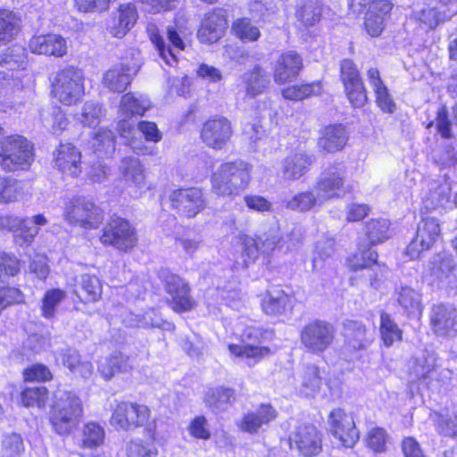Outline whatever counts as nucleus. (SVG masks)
I'll return each mask as SVG.
<instances>
[{
  "label": "nucleus",
  "mask_w": 457,
  "mask_h": 457,
  "mask_svg": "<svg viewBox=\"0 0 457 457\" xmlns=\"http://www.w3.org/2000/svg\"><path fill=\"white\" fill-rule=\"evenodd\" d=\"M82 416L83 405L79 395L63 389L54 393L49 420L57 434H71L79 424Z\"/></svg>",
  "instance_id": "obj_1"
},
{
  "label": "nucleus",
  "mask_w": 457,
  "mask_h": 457,
  "mask_svg": "<svg viewBox=\"0 0 457 457\" xmlns=\"http://www.w3.org/2000/svg\"><path fill=\"white\" fill-rule=\"evenodd\" d=\"M251 167L241 159L221 163L212 175V191L219 195H237L251 179Z\"/></svg>",
  "instance_id": "obj_2"
},
{
  "label": "nucleus",
  "mask_w": 457,
  "mask_h": 457,
  "mask_svg": "<svg viewBox=\"0 0 457 457\" xmlns=\"http://www.w3.org/2000/svg\"><path fill=\"white\" fill-rule=\"evenodd\" d=\"M33 156V145L25 137L14 134L0 137V168L3 170H27Z\"/></svg>",
  "instance_id": "obj_3"
},
{
  "label": "nucleus",
  "mask_w": 457,
  "mask_h": 457,
  "mask_svg": "<svg viewBox=\"0 0 457 457\" xmlns=\"http://www.w3.org/2000/svg\"><path fill=\"white\" fill-rule=\"evenodd\" d=\"M47 223L48 220L43 214L31 217H20L14 214L0 216V230L12 233L14 244L21 248L30 246L40 228Z\"/></svg>",
  "instance_id": "obj_4"
},
{
  "label": "nucleus",
  "mask_w": 457,
  "mask_h": 457,
  "mask_svg": "<svg viewBox=\"0 0 457 457\" xmlns=\"http://www.w3.org/2000/svg\"><path fill=\"white\" fill-rule=\"evenodd\" d=\"M82 71L73 66H68L58 71L52 82L53 94L66 105L75 104L84 93Z\"/></svg>",
  "instance_id": "obj_5"
},
{
  "label": "nucleus",
  "mask_w": 457,
  "mask_h": 457,
  "mask_svg": "<svg viewBox=\"0 0 457 457\" xmlns=\"http://www.w3.org/2000/svg\"><path fill=\"white\" fill-rule=\"evenodd\" d=\"M100 242L106 246H113L119 251L128 252L137 244L135 228L129 220L113 215L102 229Z\"/></svg>",
  "instance_id": "obj_6"
},
{
  "label": "nucleus",
  "mask_w": 457,
  "mask_h": 457,
  "mask_svg": "<svg viewBox=\"0 0 457 457\" xmlns=\"http://www.w3.org/2000/svg\"><path fill=\"white\" fill-rule=\"evenodd\" d=\"M335 335V327L330 322L314 320L301 329L300 342L306 352L320 354L333 344Z\"/></svg>",
  "instance_id": "obj_7"
},
{
  "label": "nucleus",
  "mask_w": 457,
  "mask_h": 457,
  "mask_svg": "<svg viewBox=\"0 0 457 457\" xmlns=\"http://www.w3.org/2000/svg\"><path fill=\"white\" fill-rule=\"evenodd\" d=\"M65 220L72 225L95 228L103 221V211L93 201L85 197L73 198L66 206Z\"/></svg>",
  "instance_id": "obj_8"
},
{
  "label": "nucleus",
  "mask_w": 457,
  "mask_h": 457,
  "mask_svg": "<svg viewBox=\"0 0 457 457\" xmlns=\"http://www.w3.org/2000/svg\"><path fill=\"white\" fill-rule=\"evenodd\" d=\"M290 447L295 448L305 457L319 454L322 447L321 434L309 422H298L289 435Z\"/></svg>",
  "instance_id": "obj_9"
},
{
  "label": "nucleus",
  "mask_w": 457,
  "mask_h": 457,
  "mask_svg": "<svg viewBox=\"0 0 457 457\" xmlns=\"http://www.w3.org/2000/svg\"><path fill=\"white\" fill-rule=\"evenodd\" d=\"M20 270V261L14 255L0 253V284L4 283L6 278L17 275ZM23 302L24 296L20 289L10 287H0V313L8 306Z\"/></svg>",
  "instance_id": "obj_10"
},
{
  "label": "nucleus",
  "mask_w": 457,
  "mask_h": 457,
  "mask_svg": "<svg viewBox=\"0 0 457 457\" xmlns=\"http://www.w3.org/2000/svg\"><path fill=\"white\" fill-rule=\"evenodd\" d=\"M340 79L345 92L353 107H362L368 101L367 91L355 63L350 59H344L340 63Z\"/></svg>",
  "instance_id": "obj_11"
},
{
  "label": "nucleus",
  "mask_w": 457,
  "mask_h": 457,
  "mask_svg": "<svg viewBox=\"0 0 457 457\" xmlns=\"http://www.w3.org/2000/svg\"><path fill=\"white\" fill-rule=\"evenodd\" d=\"M441 235L438 220L433 217L423 218L418 224L416 236L406 248V254L417 259L421 253L429 250Z\"/></svg>",
  "instance_id": "obj_12"
},
{
  "label": "nucleus",
  "mask_w": 457,
  "mask_h": 457,
  "mask_svg": "<svg viewBox=\"0 0 457 457\" xmlns=\"http://www.w3.org/2000/svg\"><path fill=\"white\" fill-rule=\"evenodd\" d=\"M169 201L173 210L187 217H195L205 205L203 191L197 187L179 188L169 195Z\"/></svg>",
  "instance_id": "obj_13"
},
{
  "label": "nucleus",
  "mask_w": 457,
  "mask_h": 457,
  "mask_svg": "<svg viewBox=\"0 0 457 457\" xmlns=\"http://www.w3.org/2000/svg\"><path fill=\"white\" fill-rule=\"evenodd\" d=\"M147 406L134 403L122 402L114 409L111 423L123 430L144 426L149 419Z\"/></svg>",
  "instance_id": "obj_14"
},
{
  "label": "nucleus",
  "mask_w": 457,
  "mask_h": 457,
  "mask_svg": "<svg viewBox=\"0 0 457 457\" xmlns=\"http://www.w3.org/2000/svg\"><path fill=\"white\" fill-rule=\"evenodd\" d=\"M331 434L345 447H353L360 438V432L355 427L353 417L343 409H334L328 416Z\"/></svg>",
  "instance_id": "obj_15"
},
{
  "label": "nucleus",
  "mask_w": 457,
  "mask_h": 457,
  "mask_svg": "<svg viewBox=\"0 0 457 457\" xmlns=\"http://www.w3.org/2000/svg\"><path fill=\"white\" fill-rule=\"evenodd\" d=\"M232 134L230 120L224 116H215L204 123L201 138L206 146L222 150L227 146Z\"/></svg>",
  "instance_id": "obj_16"
},
{
  "label": "nucleus",
  "mask_w": 457,
  "mask_h": 457,
  "mask_svg": "<svg viewBox=\"0 0 457 457\" xmlns=\"http://www.w3.org/2000/svg\"><path fill=\"white\" fill-rule=\"evenodd\" d=\"M262 337L263 331L261 328L247 327L240 336L242 345L231 344L228 350L235 356L253 358L258 361L271 353L269 347L257 345Z\"/></svg>",
  "instance_id": "obj_17"
},
{
  "label": "nucleus",
  "mask_w": 457,
  "mask_h": 457,
  "mask_svg": "<svg viewBox=\"0 0 457 457\" xmlns=\"http://www.w3.org/2000/svg\"><path fill=\"white\" fill-rule=\"evenodd\" d=\"M346 169L342 163L335 162L326 167L316 180L318 196L323 200L334 196L335 192L344 187Z\"/></svg>",
  "instance_id": "obj_18"
},
{
  "label": "nucleus",
  "mask_w": 457,
  "mask_h": 457,
  "mask_svg": "<svg viewBox=\"0 0 457 457\" xmlns=\"http://www.w3.org/2000/svg\"><path fill=\"white\" fill-rule=\"evenodd\" d=\"M80 152L71 143L60 144L53 153L55 168L73 178L81 173Z\"/></svg>",
  "instance_id": "obj_19"
},
{
  "label": "nucleus",
  "mask_w": 457,
  "mask_h": 457,
  "mask_svg": "<svg viewBox=\"0 0 457 457\" xmlns=\"http://www.w3.org/2000/svg\"><path fill=\"white\" fill-rule=\"evenodd\" d=\"M227 27L226 12L223 9H215L206 14L198 30V38L202 43H214L222 37Z\"/></svg>",
  "instance_id": "obj_20"
},
{
  "label": "nucleus",
  "mask_w": 457,
  "mask_h": 457,
  "mask_svg": "<svg viewBox=\"0 0 457 457\" xmlns=\"http://www.w3.org/2000/svg\"><path fill=\"white\" fill-rule=\"evenodd\" d=\"M165 290L171 296V307L176 312H185L194 306L189 295V287L183 279L175 274H167L164 278Z\"/></svg>",
  "instance_id": "obj_21"
},
{
  "label": "nucleus",
  "mask_w": 457,
  "mask_h": 457,
  "mask_svg": "<svg viewBox=\"0 0 457 457\" xmlns=\"http://www.w3.org/2000/svg\"><path fill=\"white\" fill-rule=\"evenodd\" d=\"M138 63H120L109 69L103 77V83L112 92L121 93L131 83L133 76L139 70Z\"/></svg>",
  "instance_id": "obj_22"
},
{
  "label": "nucleus",
  "mask_w": 457,
  "mask_h": 457,
  "mask_svg": "<svg viewBox=\"0 0 457 457\" xmlns=\"http://www.w3.org/2000/svg\"><path fill=\"white\" fill-rule=\"evenodd\" d=\"M167 37L169 45H166L164 39L159 34H152L151 40L154 44L160 57L170 66H174L178 62L177 54L184 49V42L181 39L178 30L171 26L167 28Z\"/></svg>",
  "instance_id": "obj_23"
},
{
  "label": "nucleus",
  "mask_w": 457,
  "mask_h": 457,
  "mask_svg": "<svg viewBox=\"0 0 457 457\" xmlns=\"http://www.w3.org/2000/svg\"><path fill=\"white\" fill-rule=\"evenodd\" d=\"M430 319L433 329L438 336H453L457 333V310L452 305H435Z\"/></svg>",
  "instance_id": "obj_24"
},
{
  "label": "nucleus",
  "mask_w": 457,
  "mask_h": 457,
  "mask_svg": "<svg viewBox=\"0 0 457 457\" xmlns=\"http://www.w3.org/2000/svg\"><path fill=\"white\" fill-rule=\"evenodd\" d=\"M102 292V283L95 275L80 274L74 278L72 293L83 303H96Z\"/></svg>",
  "instance_id": "obj_25"
},
{
  "label": "nucleus",
  "mask_w": 457,
  "mask_h": 457,
  "mask_svg": "<svg viewBox=\"0 0 457 457\" xmlns=\"http://www.w3.org/2000/svg\"><path fill=\"white\" fill-rule=\"evenodd\" d=\"M303 68L302 57L295 51H288L280 55L274 70V80L285 84L295 79Z\"/></svg>",
  "instance_id": "obj_26"
},
{
  "label": "nucleus",
  "mask_w": 457,
  "mask_h": 457,
  "mask_svg": "<svg viewBox=\"0 0 457 457\" xmlns=\"http://www.w3.org/2000/svg\"><path fill=\"white\" fill-rule=\"evenodd\" d=\"M29 48L33 53L62 57L67 53L66 40L55 34L40 35L29 40Z\"/></svg>",
  "instance_id": "obj_27"
},
{
  "label": "nucleus",
  "mask_w": 457,
  "mask_h": 457,
  "mask_svg": "<svg viewBox=\"0 0 457 457\" xmlns=\"http://www.w3.org/2000/svg\"><path fill=\"white\" fill-rule=\"evenodd\" d=\"M378 253L370 247L359 249V252L354 255L352 264L354 270L366 269L369 272L370 284L376 287L377 282L379 280V276L383 275L385 265H380L378 262Z\"/></svg>",
  "instance_id": "obj_28"
},
{
  "label": "nucleus",
  "mask_w": 457,
  "mask_h": 457,
  "mask_svg": "<svg viewBox=\"0 0 457 457\" xmlns=\"http://www.w3.org/2000/svg\"><path fill=\"white\" fill-rule=\"evenodd\" d=\"M277 411L270 404H261L254 411L244 415L239 428L242 431L254 434L263 426L275 420Z\"/></svg>",
  "instance_id": "obj_29"
},
{
  "label": "nucleus",
  "mask_w": 457,
  "mask_h": 457,
  "mask_svg": "<svg viewBox=\"0 0 457 457\" xmlns=\"http://www.w3.org/2000/svg\"><path fill=\"white\" fill-rule=\"evenodd\" d=\"M312 162V157L302 152L287 156L280 163L282 178L287 180L300 179L308 171Z\"/></svg>",
  "instance_id": "obj_30"
},
{
  "label": "nucleus",
  "mask_w": 457,
  "mask_h": 457,
  "mask_svg": "<svg viewBox=\"0 0 457 457\" xmlns=\"http://www.w3.org/2000/svg\"><path fill=\"white\" fill-rule=\"evenodd\" d=\"M348 141V133L342 124H332L324 128L318 145L328 153L342 150Z\"/></svg>",
  "instance_id": "obj_31"
},
{
  "label": "nucleus",
  "mask_w": 457,
  "mask_h": 457,
  "mask_svg": "<svg viewBox=\"0 0 457 457\" xmlns=\"http://www.w3.org/2000/svg\"><path fill=\"white\" fill-rule=\"evenodd\" d=\"M241 80L246 96L250 97H255L263 93L270 82L269 72L258 64L245 71Z\"/></svg>",
  "instance_id": "obj_32"
},
{
  "label": "nucleus",
  "mask_w": 457,
  "mask_h": 457,
  "mask_svg": "<svg viewBox=\"0 0 457 457\" xmlns=\"http://www.w3.org/2000/svg\"><path fill=\"white\" fill-rule=\"evenodd\" d=\"M344 333L347 343L353 350L366 349L373 341L371 334L364 324L357 320H346L344 324Z\"/></svg>",
  "instance_id": "obj_33"
},
{
  "label": "nucleus",
  "mask_w": 457,
  "mask_h": 457,
  "mask_svg": "<svg viewBox=\"0 0 457 457\" xmlns=\"http://www.w3.org/2000/svg\"><path fill=\"white\" fill-rule=\"evenodd\" d=\"M368 80L376 95V103L378 106L386 113H393L395 111V104L388 92V88L382 81L379 71L377 69L370 68L368 72Z\"/></svg>",
  "instance_id": "obj_34"
},
{
  "label": "nucleus",
  "mask_w": 457,
  "mask_h": 457,
  "mask_svg": "<svg viewBox=\"0 0 457 457\" xmlns=\"http://www.w3.org/2000/svg\"><path fill=\"white\" fill-rule=\"evenodd\" d=\"M395 297L398 304L407 314L421 313L422 295L419 290L401 285L395 287Z\"/></svg>",
  "instance_id": "obj_35"
},
{
  "label": "nucleus",
  "mask_w": 457,
  "mask_h": 457,
  "mask_svg": "<svg viewBox=\"0 0 457 457\" xmlns=\"http://www.w3.org/2000/svg\"><path fill=\"white\" fill-rule=\"evenodd\" d=\"M236 400V391L231 387L217 386L211 388L204 398V402L213 411H220L231 405Z\"/></svg>",
  "instance_id": "obj_36"
},
{
  "label": "nucleus",
  "mask_w": 457,
  "mask_h": 457,
  "mask_svg": "<svg viewBox=\"0 0 457 457\" xmlns=\"http://www.w3.org/2000/svg\"><path fill=\"white\" fill-rule=\"evenodd\" d=\"M120 171L124 179L137 187H143L145 181V168L137 158H123Z\"/></svg>",
  "instance_id": "obj_37"
},
{
  "label": "nucleus",
  "mask_w": 457,
  "mask_h": 457,
  "mask_svg": "<svg viewBox=\"0 0 457 457\" xmlns=\"http://www.w3.org/2000/svg\"><path fill=\"white\" fill-rule=\"evenodd\" d=\"M289 302L290 297L282 289L274 287L268 291L262 306L268 315H277L286 311Z\"/></svg>",
  "instance_id": "obj_38"
},
{
  "label": "nucleus",
  "mask_w": 457,
  "mask_h": 457,
  "mask_svg": "<svg viewBox=\"0 0 457 457\" xmlns=\"http://www.w3.org/2000/svg\"><path fill=\"white\" fill-rule=\"evenodd\" d=\"M91 145L99 157L111 155L115 151V135L112 130L101 128L94 134Z\"/></svg>",
  "instance_id": "obj_39"
},
{
  "label": "nucleus",
  "mask_w": 457,
  "mask_h": 457,
  "mask_svg": "<svg viewBox=\"0 0 457 457\" xmlns=\"http://www.w3.org/2000/svg\"><path fill=\"white\" fill-rule=\"evenodd\" d=\"M149 106L150 103L147 98L141 95L127 93L121 98L120 111L125 117L143 115Z\"/></svg>",
  "instance_id": "obj_40"
},
{
  "label": "nucleus",
  "mask_w": 457,
  "mask_h": 457,
  "mask_svg": "<svg viewBox=\"0 0 457 457\" xmlns=\"http://www.w3.org/2000/svg\"><path fill=\"white\" fill-rule=\"evenodd\" d=\"M319 201H324L311 191L299 192L289 199L284 200L285 206L292 211L306 212L312 210Z\"/></svg>",
  "instance_id": "obj_41"
},
{
  "label": "nucleus",
  "mask_w": 457,
  "mask_h": 457,
  "mask_svg": "<svg viewBox=\"0 0 457 457\" xmlns=\"http://www.w3.org/2000/svg\"><path fill=\"white\" fill-rule=\"evenodd\" d=\"M295 16L304 26L315 25L321 16V4L319 0H305L296 11Z\"/></svg>",
  "instance_id": "obj_42"
},
{
  "label": "nucleus",
  "mask_w": 457,
  "mask_h": 457,
  "mask_svg": "<svg viewBox=\"0 0 457 457\" xmlns=\"http://www.w3.org/2000/svg\"><path fill=\"white\" fill-rule=\"evenodd\" d=\"M380 336L386 346H391L394 342L402 339V330L391 318V316L381 312L380 313Z\"/></svg>",
  "instance_id": "obj_43"
},
{
  "label": "nucleus",
  "mask_w": 457,
  "mask_h": 457,
  "mask_svg": "<svg viewBox=\"0 0 457 457\" xmlns=\"http://www.w3.org/2000/svg\"><path fill=\"white\" fill-rule=\"evenodd\" d=\"M389 221L386 219H372L366 223L365 233L370 244L383 242L389 237Z\"/></svg>",
  "instance_id": "obj_44"
},
{
  "label": "nucleus",
  "mask_w": 457,
  "mask_h": 457,
  "mask_svg": "<svg viewBox=\"0 0 457 457\" xmlns=\"http://www.w3.org/2000/svg\"><path fill=\"white\" fill-rule=\"evenodd\" d=\"M25 452L21 436L12 432L4 436L1 457H22Z\"/></svg>",
  "instance_id": "obj_45"
},
{
  "label": "nucleus",
  "mask_w": 457,
  "mask_h": 457,
  "mask_svg": "<svg viewBox=\"0 0 457 457\" xmlns=\"http://www.w3.org/2000/svg\"><path fill=\"white\" fill-rule=\"evenodd\" d=\"M48 399V391L44 386L25 388L21 394V400L26 407H44Z\"/></svg>",
  "instance_id": "obj_46"
},
{
  "label": "nucleus",
  "mask_w": 457,
  "mask_h": 457,
  "mask_svg": "<svg viewBox=\"0 0 457 457\" xmlns=\"http://www.w3.org/2000/svg\"><path fill=\"white\" fill-rule=\"evenodd\" d=\"M20 20L12 12L0 10V40H10L20 29Z\"/></svg>",
  "instance_id": "obj_47"
},
{
  "label": "nucleus",
  "mask_w": 457,
  "mask_h": 457,
  "mask_svg": "<svg viewBox=\"0 0 457 457\" xmlns=\"http://www.w3.org/2000/svg\"><path fill=\"white\" fill-rule=\"evenodd\" d=\"M66 293L59 288L47 290L42 300V315L46 319H51L55 314V310L59 304L65 299Z\"/></svg>",
  "instance_id": "obj_48"
},
{
  "label": "nucleus",
  "mask_w": 457,
  "mask_h": 457,
  "mask_svg": "<svg viewBox=\"0 0 457 457\" xmlns=\"http://www.w3.org/2000/svg\"><path fill=\"white\" fill-rule=\"evenodd\" d=\"M232 28L237 37L245 42L256 41L261 36L259 28L246 18L237 20Z\"/></svg>",
  "instance_id": "obj_49"
},
{
  "label": "nucleus",
  "mask_w": 457,
  "mask_h": 457,
  "mask_svg": "<svg viewBox=\"0 0 457 457\" xmlns=\"http://www.w3.org/2000/svg\"><path fill=\"white\" fill-rule=\"evenodd\" d=\"M21 194V183L13 178L0 176V202L9 203L17 200Z\"/></svg>",
  "instance_id": "obj_50"
},
{
  "label": "nucleus",
  "mask_w": 457,
  "mask_h": 457,
  "mask_svg": "<svg viewBox=\"0 0 457 457\" xmlns=\"http://www.w3.org/2000/svg\"><path fill=\"white\" fill-rule=\"evenodd\" d=\"M319 84H302L288 87L282 90V96L286 99L300 101L320 91Z\"/></svg>",
  "instance_id": "obj_51"
},
{
  "label": "nucleus",
  "mask_w": 457,
  "mask_h": 457,
  "mask_svg": "<svg viewBox=\"0 0 457 457\" xmlns=\"http://www.w3.org/2000/svg\"><path fill=\"white\" fill-rule=\"evenodd\" d=\"M104 438V428L98 424L90 422L84 427L82 437V444L84 447H96L103 443Z\"/></svg>",
  "instance_id": "obj_52"
},
{
  "label": "nucleus",
  "mask_w": 457,
  "mask_h": 457,
  "mask_svg": "<svg viewBox=\"0 0 457 457\" xmlns=\"http://www.w3.org/2000/svg\"><path fill=\"white\" fill-rule=\"evenodd\" d=\"M79 115V121L86 126H96L103 116L102 107L94 102H86Z\"/></svg>",
  "instance_id": "obj_53"
},
{
  "label": "nucleus",
  "mask_w": 457,
  "mask_h": 457,
  "mask_svg": "<svg viewBox=\"0 0 457 457\" xmlns=\"http://www.w3.org/2000/svg\"><path fill=\"white\" fill-rule=\"evenodd\" d=\"M158 450L153 443L131 440L127 446L128 457H156Z\"/></svg>",
  "instance_id": "obj_54"
},
{
  "label": "nucleus",
  "mask_w": 457,
  "mask_h": 457,
  "mask_svg": "<svg viewBox=\"0 0 457 457\" xmlns=\"http://www.w3.org/2000/svg\"><path fill=\"white\" fill-rule=\"evenodd\" d=\"M24 49L21 46L8 48L5 53L0 55V65L9 70L20 68L25 61Z\"/></svg>",
  "instance_id": "obj_55"
},
{
  "label": "nucleus",
  "mask_w": 457,
  "mask_h": 457,
  "mask_svg": "<svg viewBox=\"0 0 457 457\" xmlns=\"http://www.w3.org/2000/svg\"><path fill=\"white\" fill-rule=\"evenodd\" d=\"M436 423L440 434L446 436H457V411L447 414H437Z\"/></svg>",
  "instance_id": "obj_56"
},
{
  "label": "nucleus",
  "mask_w": 457,
  "mask_h": 457,
  "mask_svg": "<svg viewBox=\"0 0 457 457\" xmlns=\"http://www.w3.org/2000/svg\"><path fill=\"white\" fill-rule=\"evenodd\" d=\"M414 373L420 379H428L434 376L436 370V359L432 355L423 356L418 359L413 367Z\"/></svg>",
  "instance_id": "obj_57"
},
{
  "label": "nucleus",
  "mask_w": 457,
  "mask_h": 457,
  "mask_svg": "<svg viewBox=\"0 0 457 457\" xmlns=\"http://www.w3.org/2000/svg\"><path fill=\"white\" fill-rule=\"evenodd\" d=\"M321 378L316 366H307L303 376L302 386L306 389L305 394L310 395L319 390Z\"/></svg>",
  "instance_id": "obj_58"
},
{
  "label": "nucleus",
  "mask_w": 457,
  "mask_h": 457,
  "mask_svg": "<svg viewBox=\"0 0 457 457\" xmlns=\"http://www.w3.org/2000/svg\"><path fill=\"white\" fill-rule=\"evenodd\" d=\"M386 431L382 428H372L369 431L366 438L367 445L376 453L386 451Z\"/></svg>",
  "instance_id": "obj_59"
},
{
  "label": "nucleus",
  "mask_w": 457,
  "mask_h": 457,
  "mask_svg": "<svg viewBox=\"0 0 457 457\" xmlns=\"http://www.w3.org/2000/svg\"><path fill=\"white\" fill-rule=\"evenodd\" d=\"M453 269V259L450 256H445L441 258L437 263H434L431 269V275L435 277L436 280L443 282L452 274Z\"/></svg>",
  "instance_id": "obj_60"
},
{
  "label": "nucleus",
  "mask_w": 457,
  "mask_h": 457,
  "mask_svg": "<svg viewBox=\"0 0 457 457\" xmlns=\"http://www.w3.org/2000/svg\"><path fill=\"white\" fill-rule=\"evenodd\" d=\"M435 123L436 130L442 137L451 138L453 137L452 122L448 117V111L445 106L438 108Z\"/></svg>",
  "instance_id": "obj_61"
},
{
  "label": "nucleus",
  "mask_w": 457,
  "mask_h": 457,
  "mask_svg": "<svg viewBox=\"0 0 457 457\" xmlns=\"http://www.w3.org/2000/svg\"><path fill=\"white\" fill-rule=\"evenodd\" d=\"M256 240L263 254H269L272 252L280 241L278 231L275 228L267 233H263L256 237Z\"/></svg>",
  "instance_id": "obj_62"
},
{
  "label": "nucleus",
  "mask_w": 457,
  "mask_h": 457,
  "mask_svg": "<svg viewBox=\"0 0 457 457\" xmlns=\"http://www.w3.org/2000/svg\"><path fill=\"white\" fill-rule=\"evenodd\" d=\"M364 26L369 35L378 37L384 29V18L374 11H369L366 13Z\"/></svg>",
  "instance_id": "obj_63"
},
{
  "label": "nucleus",
  "mask_w": 457,
  "mask_h": 457,
  "mask_svg": "<svg viewBox=\"0 0 457 457\" xmlns=\"http://www.w3.org/2000/svg\"><path fill=\"white\" fill-rule=\"evenodd\" d=\"M112 363L115 366L116 372L129 373L136 367L137 360L135 357L121 353H114L112 354Z\"/></svg>",
  "instance_id": "obj_64"
}]
</instances>
